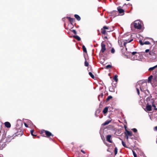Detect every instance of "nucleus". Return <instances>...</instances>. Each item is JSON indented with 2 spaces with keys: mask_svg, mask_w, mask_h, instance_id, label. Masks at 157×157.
Masks as SVG:
<instances>
[{
  "mask_svg": "<svg viewBox=\"0 0 157 157\" xmlns=\"http://www.w3.org/2000/svg\"><path fill=\"white\" fill-rule=\"evenodd\" d=\"M124 42V45L125 47L126 44L128 43L131 42L133 39L132 38V35L131 34H125L123 37Z\"/></svg>",
  "mask_w": 157,
  "mask_h": 157,
  "instance_id": "obj_1",
  "label": "nucleus"
},
{
  "mask_svg": "<svg viewBox=\"0 0 157 157\" xmlns=\"http://www.w3.org/2000/svg\"><path fill=\"white\" fill-rule=\"evenodd\" d=\"M136 85L140 86L139 88L141 91L144 92L146 90L147 83L146 82L139 81Z\"/></svg>",
  "mask_w": 157,
  "mask_h": 157,
  "instance_id": "obj_2",
  "label": "nucleus"
},
{
  "mask_svg": "<svg viewBox=\"0 0 157 157\" xmlns=\"http://www.w3.org/2000/svg\"><path fill=\"white\" fill-rule=\"evenodd\" d=\"M133 25L134 28L138 29H140L142 28L141 23L139 21H135L133 24L132 23L131 24V27Z\"/></svg>",
  "mask_w": 157,
  "mask_h": 157,
  "instance_id": "obj_3",
  "label": "nucleus"
},
{
  "mask_svg": "<svg viewBox=\"0 0 157 157\" xmlns=\"http://www.w3.org/2000/svg\"><path fill=\"white\" fill-rule=\"evenodd\" d=\"M112 86L109 87V90L112 92H114L115 91L114 89L115 88L116 86L115 84H114V85L113 84V83H112Z\"/></svg>",
  "mask_w": 157,
  "mask_h": 157,
  "instance_id": "obj_4",
  "label": "nucleus"
},
{
  "mask_svg": "<svg viewBox=\"0 0 157 157\" xmlns=\"http://www.w3.org/2000/svg\"><path fill=\"white\" fill-rule=\"evenodd\" d=\"M101 51L102 52H104L106 50L105 45L102 42L101 44Z\"/></svg>",
  "mask_w": 157,
  "mask_h": 157,
  "instance_id": "obj_5",
  "label": "nucleus"
},
{
  "mask_svg": "<svg viewBox=\"0 0 157 157\" xmlns=\"http://www.w3.org/2000/svg\"><path fill=\"white\" fill-rule=\"evenodd\" d=\"M44 131L47 137H48L50 136H53V135L49 131L46 130H45Z\"/></svg>",
  "mask_w": 157,
  "mask_h": 157,
  "instance_id": "obj_6",
  "label": "nucleus"
},
{
  "mask_svg": "<svg viewBox=\"0 0 157 157\" xmlns=\"http://www.w3.org/2000/svg\"><path fill=\"white\" fill-rule=\"evenodd\" d=\"M117 9L119 13H123L121 15H123L124 14V10L123 9H121L120 7H117Z\"/></svg>",
  "mask_w": 157,
  "mask_h": 157,
  "instance_id": "obj_7",
  "label": "nucleus"
},
{
  "mask_svg": "<svg viewBox=\"0 0 157 157\" xmlns=\"http://www.w3.org/2000/svg\"><path fill=\"white\" fill-rule=\"evenodd\" d=\"M146 109L148 111H150L151 110V106L148 103L146 106Z\"/></svg>",
  "mask_w": 157,
  "mask_h": 157,
  "instance_id": "obj_8",
  "label": "nucleus"
},
{
  "mask_svg": "<svg viewBox=\"0 0 157 157\" xmlns=\"http://www.w3.org/2000/svg\"><path fill=\"white\" fill-rule=\"evenodd\" d=\"M111 136L110 135H108L106 137V140H107L109 143H112V141L110 139L111 138Z\"/></svg>",
  "mask_w": 157,
  "mask_h": 157,
  "instance_id": "obj_9",
  "label": "nucleus"
},
{
  "mask_svg": "<svg viewBox=\"0 0 157 157\" xmlns=\"http://www.w3.org/2000/svg\"><path fill=\"white\" fill-rule=\"evenodd\" d=\"M6 127L7 128H9L11 127V124L10 123L8 122H6L4 123Z\"/></svg>",
  "mask_w": 157,
  "mask_h": 157,
  "instance_id": "obj_10",
  "label": "nucleus"
},
{
  "mask_svg": "<svg viewBox=\"0 0 157 157\" xmlns=\"http://www.w3.org/2000/svg\"><path fill=\"white\" fill-rule=\"evenodd\" d=\"M67 17L71 24L75 21V19L74 18H71L69 17Z\"/></svg>",
  "mask_w": 157,
  "mask_h": 157,
  "instance_id": "obj_11",
  "label": "nucleus"
},
{
  "mask_svg": "<svg viewBox=\"0 0 157 157\" xmlns=\"http://www.w3.org/2000/svg\"><path fill=\"white\" fill-rule=\"evenodd\" d=\"M127 132V134L126 135L128 136H131L132 135V132L130 131H129L127 130H126Z\"/></svg>",
  "mask_w": 157,
  "mask_h": 157,
  "instance_id": "obj_12",
  "label": "nucleus"
},
{
  "mask_svg": "<svg viewBox=\"0 0 157 157\" xmlns=\"http://www.w3.org/2000/svg\"><path fill=\"white\" fill-rule=\"evenodd\" d=\"M140 87V86L139 85H136V90L137 91V93L138 95L140 94V91H139V88Z\"/></svg>",
  "mask_w": 157,
  "mask_h": 157,
  "instance_id": "obj_13",
  "label": "nucleus"
},
{
  "mask_svg": "<svg viewBox=\"0 0 157 157\" xmlns=\"http://www.w3.org/2000/svg\"><path fill=\"white\" fill-rule=\"evenodd\" d=\"M75 17L78 20V21H80L81 19L80 17H79V16H78V15L77 14H75Z\"/></svg>",
  "mask_w": 157,
  "mask_h": 157,
  "instance_id": "obj_14",
  "label": "nucleus"
},
{
  "mask_svg": "<svg viewBox=\"0 0 157 157\" xmlns=\"http://www.w3.org/2000/svg\"><path fill=\"white\" fill-rule=\"evenodd\" d=\"M108 110V107H106L103 109V113L104 114H105V113H106L107 112Z\"/></svg>",
  "mask_w": 157,
  "mask_h": 157,
  "instance_id": "obj_15",
  "label": "nucleus"
},
{
  "mask_svg": "<svg viewBox=\"0 0 157 157\" xmlns=\"http://www.w3.org/2000/svg\"><path fill=\"white\" fill-rule=\"evenodd\" d=\"M111 122V121H107L105 123H103L102 125H108Z\"/></svg>",
  "mask_w": 157,
  "mask_h": 157,
  "instance_id": "obj_16",
  "label": "nucleus"
},
{
  "mask_svg": "<svg viewBox=\"0 0 157 157\" xmlns=\"http://www.w3.org/2000/svg\"><path fill=\"white\" fill-rule=\"evenodd\" d=\"M153 77V76L151 75L150 76L148 77V82L149 83H151V79H152Z\"/></svg>",
  "mask_w": 157,
  "mask_h": 157,
  "instance_id": "obj_17",
  "label": "nucleus"
},
{
  "mask_svg": "<svg viewBox=\"0 0 157 157\" xmlns=\"http://www.w3.org/2000/svg\"><path fill=\"white\" fill-rule=\"evenodd\" d=\"M73 37L78 41H80L81 40L80 38L78 36H74Z\"/></svg>",
  "mask_w": 157,
  "mask_h": 157,
  "instance_id": "obj_18",
  "label": "nucleus"
},
{
  "mask_svg": "<svg viewBox=\"0 0 157 157\" xmlns=\"http://www.w3.org/2000/svg\"><path fill=\"white\" fill-rule=\"evenodd\" d=\"M155 54V53L153 51H151L149 52V55L151 56H154Z\"/></svg>",
  "mask_w": 157,
  "mask_h": 157,
  "instance_id": "obj_19",
  "label": "nucleus"
},
{
  "mask_svg": "<svg viewBox=\"0 0 157 157\" xmlns=\"http://www.w3.org/2000/svg\"><path fill=\"white\" fill-rule=\"evenodd\" d=\"M151 103L152 104V106L154 107L155 109L157 110V108H156V106L154 104V102L153 101H151Z\"/></svg>",
  "mask_w": 157,
  "mask_h": 157,
  "instance_id": "obj_20",
  "label": "nucleus"
},
{
  "mask_svg": "<svg viewBox=\"0 0 157 157\" xmlns=\"http://www.w3.org/2000/svg\"><path fill=\"white\" fill-rule=\"evenodd\" d=\"M157 67V65L153 67L150 68L149 69V71H152Z\"/></svg>",
  "mask_w": 157,
  "mask_h": 157,
  "instance_id": "obj_21",
  "label": "nucleus"
},
{
  "mask_svg": "<svg viewBox=\"0 0 157 157\" xmlns=\"http://www.w3.org/2000/svg\"><path fill=\"white\" fill-rule=\"evenodd\" d=\"M117 75H115L113 78V79L115 80L116 82H117L118 81V79L117 78Z\"/></svg>",
  "mask_w": 157,
  "mask_h": 157,
  "instance_id": "obj_22",
  "label": "nucleus"
},
{
  "mask_svg": "<svg viewBox=\"0 0 157 157\" xmlns=\"http://www.w3.org/2000/svg\"><path fill=\"white\" fill-rule=\"evenodd\" d=\"M82 49L83 50V51L84 52H86V53L87 52L86 48V47L84 45L82 46Z\"/></svg>",
  "mask_w": 157,
  "mask_h": 157,
  "instance_id": "obj_23",
  "label": "nucleus"
},
{
  "mask_svg": "<svg viewBox=\"0 0 157 157\" xmlns=\"http://www.w3.org/2000/svg\"><path fill=\"white\" fill-rule=\"evenodd\" d=\"M89 75L90 76V77L93 78H94V76L93 75L92 73L91 72H89Z\"/></svg>",
  "mask_w": 157,
  "mask_h": 157,
  "instance_id": "obj_24",
  "label": "nucleus"
},
{
  "mask_svg": "<svg viewBox=\"0 0 157 157\" xmlns=\"http://www.w3.org/2000/svg\"><path fill=\"white\" fill-rule=\"evenodd\" d=\"M153 77H154V80L155 81L157 82V75H154Z\"/></svg>",
  "mask_w": 157,
  "mask_h": 157,
  "instance_id": "obj_25",
  "label": "nucleus"
},
{
  "mask_svg": "<svg viewBox=\"0 0 157 157\" xmlns=\"http://www.w3.org/2000/svg\"><path fill=\"white\" fill-rule=\"evenodd\" d=\"M117 153V147H116L114 149V153L115 155H116Z\"/></svg>",
  "mask_w": 157,
  "mask_h": 157,
  "instance_id": "obj_26",
  "label": "nucleus"
},
{
  "mask_svg": "<svg viewBox=\"0 0 157 157\" xmlns=\"http://www.w3.org/2000/svg\"><path fill=\"white\" fill-rule=\"evenodd\" d=\"M122 145L124 147H127L125 143L123 141H122Z\"/></svg>",
  "mask_w": 157,
  "mask_h": 157,
  "instance_id": "obj_27",
  "label": "nucleus"
},
{
  "mask_svg": "<svg viewBox=\"0 0 157 157\" xmlns=\"http://www.w3.org/2000/svg\"><path fill=\"white\" fill-rule=\"evenodd\" d=\"M112 96H109L108 97V98H107L106 101H109L110 99L112 98Z\"/></svg>",
  "mask_w": 157,
  "mask_h": 157,
  "instance_id": "obj_28",
  "label": "nucleus"
},
{
  "mask_svg": "<svg viewBox=\"0 0 157 157\" xmlns=\"http://www.w3.org/2000/svg\"><path fill=\"white\" fill-rule=\"evenodd\" d=\"M101 33L103 34H105L106 31H105V30L104 29H101Z\"/></svg>",
  "mask_w": 157,
  "mask_h": 157,
  "instance_id": "obj_29",
  "label": "nucleus"
},
{
  "mask_svg": "<svg viewBox=\"0 0 157 157\" xmlns=\"http://www.w3.org/2000/svg\"><path fill=\"white\" fill-rule=\"evenodd\" d=\"M112 67L111 65H108L106 66V68L107 69L110 68Z\"/></svg>",
  "mask_w": 157,
  "mask_h": 157,
  "instance_id": "obj_30",
  "label": "nucleus"
},
{
  "mask_svg": "<svg viewBox=\"0 0 157 157\" xmlns=\"http://www.w3.org/2000/svg\"><path fill=\"white\" fill-rule=\"evenodd\" d=\"M85 65L86 67H87L89 65L88 63L86 60L85 62Z\"/></svg>",
  "mask_w": 157,
  "mask_h": 157,
  "instance_id": "obj_31",
  "label": "nucleus"
},
{
  "mask_svg": "<svg viewBox=\"0 0 157 157\" xmlns=\"http://www.w3.org/2000/svg\"><path fill=\"white\" fill-rule=\"evenodd\" d=\"M34 132V130H31L30 131V133H31V134L33 136H36V135H34V134H33V132Z\"/></svg>",
  "mask_w": 157,
  "mask_h": 157,
  "instance_id": "obj_32",
  "label": "nucleus"
},
{
  "mask_svg": "<svg viewBox=\"0 0 157 157\" xmlns=\"http://www.w3.org/2000/svg\"><path fill=\"white\" fill-rule=\"evenodd\" d=\"M103 96V94H101V95H99V100L100 101V98H102Z\"/></svg>",
  "mask_w": 157,
  "mask_h": 157,
  "instance_id": "obj_33",
  "label": "nucleus"
},
{
  "mask_svg": "<svg viewBox=\"0 0 157 157\" xmlns=\"http://www.w3.org/2000/svg\"><path fill=\"white\" fill-rule=\"evenodd\" d=\"M150 44V42L148 41H146L144 42V44Z\"/></svg>",
  "mask_w": 157,
  "mask_h": 157,
  "instance_id": "obj_34",
  "label": "nucleus"
},
{
  "mask_svg": "<svg viewBox=\"0 0 157 157\" xmlns=\"http://www.w3.org/2000/svg\"><path fill=\"white\" fill-rule=\"evenodd\" d=\"M115 50L114 48H112L111 50V52L112 53H114L115 52Z\"/></svg>",
  "mask_w": 157,
  "mask_h": 157,
  "instance_id": "obj_35",
  "label": "nucleus"
},
{
  "mask_svg": "<svg viewBox=\"0 0 157 157\" xmlns=\"http://www.w3.org/2000/svg\"><path fill=\"white\" fill-rule=\"evenodd\" d=\"M133 153L134 157H137L136 154L134 151H133Z\"/></svg>",
  "mask_w": 157,
  "mask_h": 157,
  "instance_id": "obj_36",
  "label": "nucleus"
},
{
  "mask_svg": "<svg viewBox=\"0 0 157 157\" xmlns=\"http://www.w3.org/2000/svg\"><path fill=\"white\" fill-rule=\"evenodd\" d=\"M132 130L134 132H136L137 131V129L135 128H133Z\"/></svg>",
  "mask_w": 157,
  "mask_h": 157,
  "instance_id": "obj_37",
  "label": "nucleus"
},
{
  "mask_svg": "<svg viewBox=\"0 0 157 157\" xmlns=\"http://www.w3.org/2000/svg\"><path fill=\"white\" fill-rule=\"evenodd\" d=\"M103 29H109V28L106 26H104L103 27Z\"/></svg>",
  "mask_w": 157,
  "mask_h": 157,
  "instance_id": "obj_38",
  "label": "nucleus"
},
{
  "mask_svg": "<svg viewBox=\"0 0 157 157\" xmlns=\"http://www.w3.org/2000/svg\"><path fill=\"white\" fill-rule=\"evenodd\" d=\"M137 53H138V52H132V54L133 55H135V54H137Z\"/></svg>",
  "mask_w": 157,
  "mask_h": 157,
  "instance_id": "obj_39",
  "label": "nucleus"
},
{
  "mask_svg": "<svg viewBox=\"0 0 157 157\" xmlns=\"http://www.w3.org/2000/svg\"><path fill=\"white\" fill-rule=\"evenodd\" d=\"M72 32L75 34H76L77 33L76 31L75 30H73Z\"/></svg>",
  "mask_w": 157,
  "mask_h": 157,
  "instance_id": "obj_40",
  "label": "nucleus"
},
{
  "mask_svg": "<svg viewBox=\"0 0 157 157\" xmlns=\"http://www.w3.org/2000/svg\"><path fill=\"white\" fill-rule=\"evenodd\" d=\"M27 123L28 124H31V123H32L31 121H30L29 120L27 122Z\"/></svg>",
  "mask_w": 157,
  "mask_h": 157,
  "instance_id": "obj_41",
  "label": "nucleus"
},
{
  "mask_svg": "<svg viewBox=\"0 0 157 157\" xmlns=\"http://www.w3.org/2000/svg\"><path fill=\"white\" fill-rule=\"evenodd\" d=\"M139 42L141 45H143L144 44V43H143L142 41L140 40L139 41Z\"/></svg>",
  "mask_w": 157,
  "mask_h": 157,
  "instance_id": "obj_42",
  "label": "nucleus"
},
{
  "mask_svg": "<svg viewBox=\"0 0 157 157\" xmlns=\"http://www.w3.org/2000/svg\"><path fill=\"white\" fill-rule=\"evenodd\" d=\"M24 125L26 127H28V125L27 124H26V123H24Z\"/></svg>",
  "mask_w": 157,
  "mask_h": 157,
  "instance_id": "obj_43",
  "label": "nucleus"
},
{
  "mask_svg": "<svg viewBox=\"0 0 157 157\" xmlns=\"http://www.w3.org/2000/svg\"><path fill=\"white\" fill-rule=\"evenodd\" d=\"M149 52V49H146V50H145V52H147H147Z\"/></svg>",
  "mask_w": 157,
  "mask_h": 157,
  "instance_id": "obj_44",
  "label": "nucleus"
},
{
  "mask_svg": "<svg viewBox=\"0 0 157 157\" xmlns=\"http://www.w3.org/2000/svg\"><path fill=\"white\" fill-rule=\"evenodd\" d=\"M128 135H125V136L126 138L128 140Z\"/></svg>",
  "mask_w": 157,
  "mask_h": 157,
  "instance_id": "obj_45",
  "label": "nucleus"
},
{
  "mask_svg": "<svg viewBox=\"0 0 157 157\" xmlns=\"http://www.w3.org/2000/svg\"><path fill=\"white\" fill-rule=\"evenodd\" d=\"M81 151L83 153H84V154H85V151H84L83 150H81Z\"/></svg>",
  "mask_w": 157,
  "mask_h": 157,
  "instance_id": "obj_46",
  "label": "nucleus"
},
{
  "mask_svg": "<svg viewBox=\"0 0 157 157\" xmlns=\"http://www.w3.org/2000/svg\"><path fill=\"white\" fill-rule=\"evenodd\" d=\"M155 128L156 130H157V126L155 127Z\"/></svg>",
  "mask_w": 157,
  "mask_h": 157,
  "instance_id": "obj_47",
  "label": "nucleus"
},
{
  "mask_svg": "<svg viewBox=\"0 0 157 157\" xmlns=\"http://www.w3.org/2000/svg\"><path fill=\"white\" fill-rule=\"evenodd\" d=\"M156 143H157V140H156Z\"/></svg>",
  "mask_w": 157,
  "mask_h": 157,
  "instance_id": "obj_48",
  "label": "nucleus"
},
{
  "mask_svg": "<svg viewBox=\"0 0 157 157\" xmlns=\"http://www.w3.org/2000/svg\"><path fill=\"white\" fill-rule=\"evenodd\" d=\"M37 137H38V138H39V136H37Z\"/></svg>",
  "mask_w": 157,
  "mask_h": 157,
  "instance_id": "obj_49",
  "label": "nucleus"
}]
</instances>
